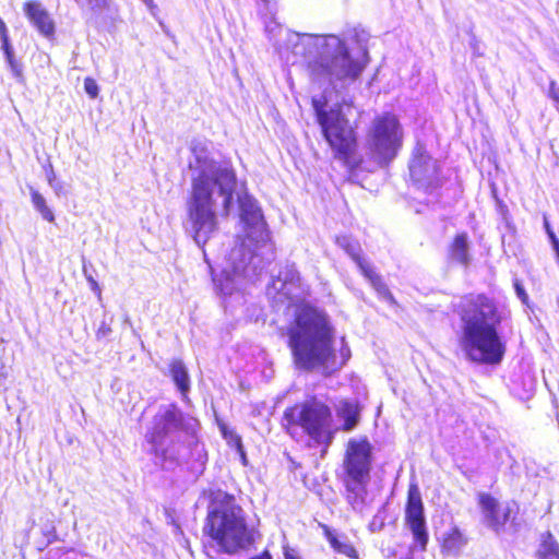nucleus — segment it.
Instances as JSON below:
<instances>
[{
  "label": "nucleus",
  "mask_w": 559,
  "mask_h": 559,
  "mask_svg": "<svg viewBox=\"0 0 559 559\" xmlns=\"http://www.w3.org/2000/svg\"><path fill=\"white\" fill-rule=\"evenodd\" d=\"M204 533L226 554L248 548L259 536L253 527L247 525L243 510L228 495L210 509Z\"/></svg>",
  "instance_id": "0eeeda50"
},
{
  "label": "nucleus",
  "mask_w": 559,
  "mask_h": 559,
  "mask_svg": "<svg viewBox=\"0 0 559 559\" xmlns=\"http://www.w3.org/2000/svg\"><path fill=\"white\" fill-rule=\"evenodd\" d=\"M384 513H385L384 509L379 510L377 512V514L373 516V519L371 520L369 527L372 532H379L384 526V521H385Z\"/></svg>",
  "instance_id": "bb28decb"
},
{
  "label": "nucleus",
  "mask_w": 559,
  "mask_h": 559,
  "mask_svg": "<svg viewBox=\"0 0 559 559\" xmlns=\"http://www.w3.org/2000/svg\"><path fill=\"white\" fill-rule=\"evenodd\" d=\"M29 194L33 206L41 215V217L49 223L55 222V214L52 210L47 205L45 197L33 187L29 188Z\"/></svg>",
  "instance_id": "4be33fe9"
},
{
  "label": "nucleus",
  "mask_w": 559,
  "mask_h": 559,
  "mask_svg": "<svg viewBox=\"0 0 559 559\" xmlns=\"http://www.w3.org/2000/svg\"><path fill=\"white\" fill-rule=\"evenodd\" d=\"M250 559H272V556L269 552V550H264L261 555L252 557Z\"/></svg>",
  "instance_id": "c9c22d12"
},
{
  "label": "nucleus",
  "mask_w": 559,
  "mask_h": 559,
  "mask_svg": "<svg viewBox=\"0 0 559 559\" xmlns=\"http://www.w3.org/2000/svg\"><path fill=\"white\" fill-rule=\"evenodd\" d=\"M190 151L191 192L185 227L197 245L203 247L217 230L218 203L224 215L230 212L237 176L229 160L215 158L211 142L193 140Z\"/></svg>",
  "instance_id": "f257e3e1"
},
{
  "label": "nucleus",
  "mask_w": 559,
  "mask_h": 559,
  "mask_svg": "<svg viewBox=\"0 0 559 559\" xmlns=\"http://www.w3.org/2000/svg\"><path fill=\"white\" fill-rule=\"evenodd\" d=\"M450 257L452 260L463 265H467L469 263L468 241L466 234H460L454 238L450 248Z\"/></svg>",
  "instance_id": "aec40b11"
},
{
  "label": "nucleus",
  "mask_w": 559,
  "mask_h": 559,
  "mask_svg": "<svg viewBox=\"0 0 559 559\" xmlns=\"http://www.w3.org/2000/svg\"><path fill=\"white\" fill-rule=\"evenodd\" d=\"M338 416L344 420L343 429L350 431L358 423V409L349 402H342L337 409Z\"/></svg>",
  "instance_id": "412c9836"
},
{
  "label": "nucleus",
  "mask_w": 559,
  "mask_h": 559,
  "mask_svg": "<svg viewBox=\"0 0 559 559\" xmlns=\"http://www.w3.org/2000/svg\"><path fill=\"white\" fill-rule=\"evenodd\" d=\"M466 540L463 534L457 530L453 528L443 538V548L448 552L456 554L465 545Z\"/></svg>",
  "instance_id": "b1692460"
},
{
  "label": "nucleus",
  "mask_w": 559,
  "mask_h": 559,
  "mask_svg": "<svg viewBox=\"0 0 559 559\" xmlns=\"http://www.w3.org/2000/svg\"><path fill=\"white\" fill-rule=\"evenodd\" d=\"M552 249L555 250L557 260L559 262V241H556L555 247H552Z\"/></svg>",
  "instance_id": "58836bf2"
},
{
  "label": "nucleus",
  "mask_w": 559,
  "mask_h": 559,
  "mask_svg": "<svg viewBox=\"0 0 559 559\" xmlns=\"http://www.w3.org/2000/svg\"><path fill=\"white\" fill-rule=\"evenodd\" d=\"M284 558L285 559H300L297 555L294 554V551L289 548H285L284 550Z\"/></svg>",
  "instance_id": "f704fd0d"
},
{
  "label": "nucleus",
  "mask_w": 559,
  "mask_h": 559,
  "mask_svg": "<svg viewBox=\"0 0 559 559\" xmlns=\"http://www.w3.org/2000/svg\"><path fill=\"white\" fill-rule=\"evenodd\" d=\"M514 288H515L518 297L522 300V302L525 304L527 301L528 297H527V294L525 293L524 287L516 281L514 283Z\"/></svg>",
  "instance_id": "c85d7f7f"
},
{
  "label": "nucleus",
  "mask_w": 559,
  "mask_h": 559,
  "mask_svg": "<svg viewBox=\"0 0 559 559\" xmlns=\"http://www.w3.org/2000/svg\"><path fill=\"white\" fill-rule=\"evenodd\" d=\"M110 332H111L110 326L107 325L106 323H102L99 329L96 332V335L98 338H100V337H105V336L109 335Z\"/></svg>",
  "instance_id": "7c9ffc66"
},
{
  "label": "nucleus",
  "mask_w": 559,
  "mask_h": 559,
  "mask_svg": "<svg viewBox=\"0 0 559 559\" xmlns=\"http://www.w3.org/2000/svg\"><path fill=\"white\" fill-rule=\"evenodd\" d=\"M265 29L278 55L292 63L302 58L318 82H354L365 68V63L350 57L345 43L336 35L293 33L275 22L266 24Z\"/></svg>",
  "instance_id": "f03ea898"
},
{
  "label": "nucleus",
  "mask_w": 559,
  "mask_h": 559,
  "mask_svg": "<svg viewBox=\"0 0 559 559\" xmlns=\"http://www.w3.org/2000/svg\"><path fill=\"white\" fill-rule=\"evenodd\" d=\"M287 432L294 438L307 437L309 448L323 447L322 454L333 440L332 413L316 399L287 408L284 413Z\"/></svg>",
  "instance_id": "9d476101"
},
{
  "label": "nucleus",
  "mask_w": 559,
  "mask_h": 559,
  "mask_svg": "<svg viewBox=\"0 0 559 559\" xmlns=\"http://www.w3.org/2000/svg\"><path fill=\"white\" fill-rule=\"evenodd\" d=\"M238 201L246 235L230 250L229 265L219 277L213 278L216 288L225 296L234 293L240 277L254 280L274 259V246L257 201L248 195L239 197Z\"/></svg>",
  "instance_id": "7ed1b4c3"
},
{
  "label": "nucleus",
  "mask_w": 559,
  "mask_h": 559,
  "mask_svg": "<svg viewBox=\"0 0 559 559\" xmlns=\"http://www.w3.org/2000/svg\"><path fill=\"white\" fill-rule=\"evenodd\" d=\"M408 169L411 179L419 189L428 191L440 183V163L430 156L421 143H417L413 150Z\"/></svg>",
  "instance_id": "ddd939ff"
},
{
  "label": "nucleus",
  "mask_w": 559,
  "mask_h": 559,
  "mask_svg": "<svg viewBox=\"0 0 559 559\" xmlns=\"http://www.w3.org/2000/svg\"><path fill=\"white\" fill-rule=\"evenodd\" d=\"M548 237L551 241L552 247H555L556 241H559V239L556 237L554 231H549Z\"/></svg>",
  "instance_id": "4c0bfd02"
},
{
  "label": "nucleus",
  "mask_w": 559,
  "mask_h": 559,
  "mask_svg": "<svg viewBox=\"0 0 559 559\" xmlns=\"http://www.w3.org/2000/svg\"><path fill=\"white\" fill-rule=\"evenodd\" d=\"M9 38L4 22L0 19V39Z\"/></svg>",
  "instance_id": "72a5a7b5"
},
{
  "label": "nucleus",
  "mask_w": 559,
  "mask_h": 559,
  "mask_svg": "<svg viewBox=\"0 0 559 559\" xmlns=\"http://www.w3.org/2000/svg\"><path fill=\"white\" fill-rule=\"evenodd\" d=\"M169 372L182 399L186 400L190 390V377L183 361L180 359L171 360L169 364Z\"/></svg>",
  "instance_id": "a211bd4d"
},
{
  "label": "nucleus",
  "mask_w": 559,
  "mask_h": 559,
  "mask_svg": "<svg viewBox=\"0 0 559 559\" xmlns=\"http://www.w3.org/2000/svg\"><path fill=\"white\" fill-rule=\"evenodd\" d=\"M1 49L4 52L5 60L13 75L20 78L22 75V68L14 57L13 47L11 46L9 38L1 39Z\"/></svg>",
  "instance_id": "393cba45"
},
{
  "label": "nucleus",
  "mask_w": 559,
  "mask_h": 559,
  "mask_svg": "<svg viewBox=\"0 0 559 559\" xmlns=\"http://www.w3.org/2000/svg\"><path fill=\"white\" fill-rule=\"evenodd\" d=\"M549 96L558 104L557 109L559 111V88L556 86L555 82L550 83Z\"/></svg>",
  "instance_id": "c756f323"
},
{
  "label": "nucleus",
  "mask_w": 559,
  "mask_h": 559,
  "mask_svg": "<svg viewBox=\"0 0 559 559\" xmlns=\"http://www.w3.org/2000/svg\"><path fill=\"white\" fill-rule=\"evenodd\" d=\"M336 242L357 263L360 272L370 282L379 296L392 299V295L383 283L381 276L378 275L372 265L361 257V247L359 242L347 236L338 237Z\"/></svg>",
  "instance_id": "2eb2a0df"
},
{
  "label": "nucleus",
  "mask_w": 559,
  "mask_h": 559,
  "mask_svg": "<svg viewBox=\"0 0 559 559\" xmlns=\"http://www.w3.org/2000/svg\"><path fill=\"white\" fill-rule=\"evenodd\" d=\"M536 556L538 559H559V544L550 532L542 534Z\"/></svg>",
  "instance_id": "6ab92c4d"
},
{
  "label": "nucleus",
  "mask_w": 559,
  "mask_h": 559,
  "mask_svg": "<svg viewBox=\"0 0 559 559\" xmlns=\"http://www.w3.org/2000/svg\"><path fill=\"white\" fill-rule=\"evenodd\" d=\"M86 278H87L88 283L91 284L92 290L97 294L98 298H100L102 290H100L98 283L92 276H87Z\"/></svg>",
  "instance_id": "2f4dec72"
},
{
  "label": "nucleus",
  "mask_w": 559,
  "mask_h": 559,
  "mask_svg": "<svg viewBox=\"0 0 559 559\" xmlns=\"http://www.w3.org/2000/svg\"><path fill=\"white\" fill-rule=\"evenodd\" d=\"M507 314L493 299L483 294L466 297L461 302L459 342L466 359L485 365H496L502 360L506 344L498 328Z\"/></svg>",
  "instance_id": "20e7f679"
},
{
  "label": "nucleus",
  "mask_w": 559,
  "mask_h": 559,
  "mask_svg": "<svg viewBox=\"0 0 559 559\" xmlns=\"http://www.w3.org/2000/svg\"><path fill=\"white\" fill-rule=\"evenodd\" d=\"M56 180H57V178H56V174H55V171H53L52 166L50 165V166H49V170L47 171V181H48V183H49V186H50L51 188H57V186L55 185V181H56Z\"/></svg>",
  "instance_id": "473e14b6"
},
{
  "label": "nucleus",
  "mask_w": 559,
  "mask_h": 559,
  "mask_svg": "<svg viewBox=\"0 0 559 559\" xmlns=\"http://www.w3.org/2000/svg\"><path fill=\"white\" fill-rule=\"evenodd\" d=\"M267 294L273 296L277 302L287 301L289 305H294L309 296L310 287L304 283L294 264H286L267 287Z\"/></svg>",
  "instance_id": "f8f14e48"
},
{
  "label": "nucleus",
  "mask_w": 559,
  "mask_h": 559,
  "mask_svg": "<svg viewBox=\"0 0 559 559\" xmlns=\"http://www.w3.org/2000/svg\"><path fill=\"white\" fill-rule=\"evenodd\" d=\"M241 459H242L243 463H246V455L242 451H241Z\"/></svg>",
  "instance_id": "79ce46f5"
},
{
  "label": "nucleus",
  "mask_w": 559,
  "mask_h": 559,
  "mask_svg": "<svg viewBox=\"0 0 559 559\" xmlns=\"http://www.w3.org/2000/svg\"><path fill=\"white\" fill-rule=\"evenodd\" d=\"M289 346L295 361L302 369H319L330 374L341 369L350 358V349L341 340L338 354L332 347V329L324 313L302 308L289 330Z\"/></svg>",
  "instance_id": "39448f33"
},
{
  "label": "nucleus",
  "mask_w": 559,
  "mask_h": 559,
  "mask_svg": "<svg viewBox=\"0 0 559 559\" xmlns=\"http://www.w3.org/2000/svg\"><path fill=\"white\" fill-rule=\"evenodd\" d=\"M313 107L322 134L334 157L347 167H357L361 162L356 154L358 109L349 103H342L324 110L318 100H313Z\"/></svg>",
  "instance_id": "423d86ee"
},
{
  "label": "nucleus",
  "mask_w": 559,
  "mask_h": 559,
  "mask_svg": "<svg viewBox=\"0 0 559 559\" xmlns=\"http://www.w3.org/2000/svg\"><path fill=\"white\" fill-rule=\"evenodd\" d=\"M403 128L393 114L377 116L367 133V145L371 157L380 166L393 160L403 144Z\"/></svg>",
  "instance_id": "9b49d317"
},
{
  "label": "nucleus",
  "mask_w": 559,
  "mask_h": 559,
  "mask_svg": "<svg viewBox=\"0 0 559 559\" xmlns=\"http://www.w3.org/2000/svg\"><path fill=\"white\" fill-rule=\"evenodd\" d=\"M405 521L414 538L412 549L415 550L418 548L420 551L426 550L429 536L426 526L421 496L418 487L415 485H412L408 489Z\"/></svg>",
  "instance_id": "4468645a"
},
{
  "label": "nucleus",
  "mask_w": 559,
  "mask_h": 559,
  "mask_svg": "<svg viewBox=\"0 0 559 559\" xmlns=\"http://www.w3.org/2000/svg\"><path fill=\"white\" fill-rule=\"evenodd\" d=\"M24 11L32 24L45 36L53 34L55 25L48 12L39 2L31 1L24 5Z\"/></svg>",
  "instance_id": "f3484780"
},
{
  "label": "nucleus",
  "mask_w": 559,
  "mask_h": 559,
  "mask_svg": "<svg viewBox=\"0 0 559 559\" xmlns=\"http://www.w3.org/2000/svg\"><path fill=\"white\" fill-rule=\"evenodd\" d=\"M55 185L57 186V188H51V189L55 191L56 195L59 197L62 193V185L58 180L55 181Z\"/></svg>",
  "instance_id": "e433bc0d"
},
{
  "label": "nucleus",
  "mask_w": 559,
  "mask_h": 559,
  "mask_svg": "<svg viewBox=\"0 0 559 559\" xmlns=\"http://www.w3.org/2000/svg\"><path fill=\"white\" fill-rule=\"evenodd\" d=\"M75 3L82 8L92 12L102 11L107 7V0H74Z\"/></svg>",
  "instance_id": "a878e982"
},
{
  "label": "nucleus",
  "mask_w": 559,
  "mask_h": 559,
  "mask_svg": "<svg viewBox=\"0 0 559 559\" xmlns=\"http://www.w3.org/2000/svg\"><path fill=\"white\" fill-rule=\"evenodd\" d=\"M197 426L198 421L194 418L185 419L175 404L162 405L145 435L155 463L164 469H171L178 465L180 462L179 444L174 441L173 435L179 429L193 433Z\"/></svg>",
  "instance_id": "6e6552de"
},
{
  "label": "nucleus",
  "mask_w": 559,
  "mask_h": 559,
  "mask_svg": "<svg viewBox=\"0 0 559 559\" xmlns=\"http://www.w3.org/2000/svg\"><path fill=\"white\" fill-rule=\"evenodd\" d=\"M479 504L486 524L496 532L503 528L510 519L511 509L509 506H501L489 495L483 493L479 497Z\"/></svg>",
  "instance_id": "dca6fc26"
},
{
  "label": "nucleus",
  "mask_w": 559,
  "mask_h": 559,
  "mask_svg": "<svg viewBox=\"0 0 559 559\" xmlns=\"http://www.w3.org/2000/svg\"><path fill=\"white\" fill-rule=\"evenodd\" d=\"M84 90L86 92V94L91 97V98H96L99 94V87H98V84L96 83V81L92 78H86L84 80Z\"/></svg>",
  "instance_id": "cd10ccee"
},
{
  "label": "nucleus",
  "mask_w": 559,
  "mask_h": 559,
  "mask_svg": "<svg viewBox=\"0 0 559 559\" xmlns=\"http://www.w3.org/2000/svg\"><path fill=\"white\" fill-rule=\"evenodd\" d=\"M372 464V447L366 438L350 439L343 460L344 498L355 512H364L372 502L368 487Z\"/></svg>",
  "instance_id": "1a4fd4ad"
},
{
  "label": "nucleus",
  "mask_w": 559,
  "mask_h": 559,
  "mask_svg": "<svg viewBox=\"0 0 559 559\" xmlns=\"http://www.w3.org/2000/svg\"><path fill=\"white\" fill-rule=\"evenodd\" d=\"M545 228H546L547 235L549 234V231H552L547 219H545Z\"/></svg>",
  "instance_id": "ea45409f"
},
{
  "label": "nucleus",
  "mask_w": 559,
  "mask_h": 559,
  "mask_svg": "<svg viewBox=\"0 0 559 559\" xmlns=\"http://www.w3.org/2000/svg\"><path fill=\"white\" fill-rule=\"evenodd\" d=\"M146 5L151 7L153 4V0H142Z\"/></svg>",
  "instance_id": "a19ab883"
},
{
  "label": "nucleus",
  "mask_w": 559,
  "mask_h": 559,
  "mask_svg": "<svg viewBox=\"0 0 559 559\" xmlns=\"http://www.w3.org/2000/svg\"><path fill=\"white\" fill-rule=\"evenodd\" d=\"M326 535L332 548L335 551L343 554L347 557H355L356 550L346 536L337 535L331 532H328Z\"/></svg>",
  "instance_id": "5701e85b"
}]
</instances>
